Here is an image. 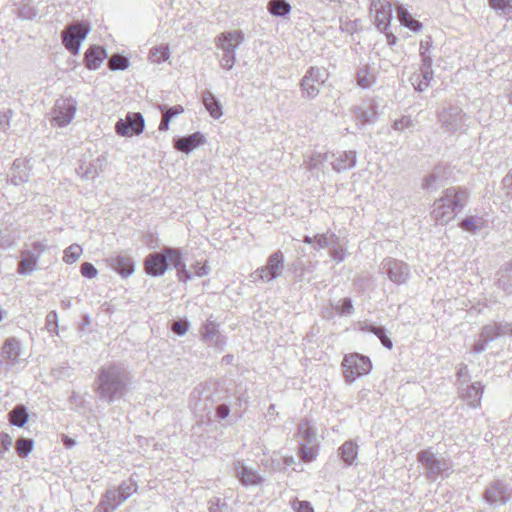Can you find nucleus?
Listing matches in <instances>:
<instances>
[{
	"mask_svg": "<svg viewBox=\"0 0 512 512\" xmlns=\"http://www.w3.org/2000/svg\"><path fill=\"white\" fill-rule=\"evenodd\" d=\"M133 376L122 362H108L100 366L93 381L97 399L111 405L130 392Z\"/></svg>",
	"mask_w": 512,
	"mask_h": 512,
	"instance_id": "nucleus-1",
	"label": "nucleus"
},
{
	"mask_svg": "<svg viewBox=\"0 0 512 512\" xmlns=\"http://www.w3.org/2000/svg\"><path fill=\"white\" fill-rule=\"evenodd\" d=\"M169 266L176 269L179 281L186 283L191 280V273L186 268L182 253L178 248L164 247L159 252L149 253L144 260L145 272L152 277L164 275Z\"/></svg>",
	"mask_w": 512,
	"mask_h": 512,
	"instance_id": "nucleus-2",
	"label": "nucleus"
},
{
	"mask_svg": "<svg viewBox=\"0 0 512 512\" xmlns=\"http://www.w3.org/2000/svg\"><path fill=\"white\" fill-rule=\"evenodd\" d=\"M468 200V193L460 187L447 188L440 199L433 205L432 217L436 224H448L457 211L464 207Z\"/></svg>",
	"mask_w": 512,
	"mask_h": 512,
	"instance_id": "nucleus-3",
	"label": "nucleus"
},
{
	"mask_svg": "<svg viewBox=\"0 0 512 512\" xmlns=\"http://www.w3.org/2000/svg\"><path fill=\"white\" fill-rule=\"evenodd\" d=\"M417 461L423 468V475L430 482L447 478L453 472L452 463L441 454L435 453L432 448L419 451Z\"/></svg>",
	"mask_w": 512,
	"mask_h": 512,
	"instance_id": "nucleus-4",
	"label": "nucleus"
},
{
	"mask_svg": "<svg viewBox=\"0 0 512 512\" xmlns=\"http://www.w3.org/2000/svg\"><path fill=\"white\" fill-rule=\"evenodd\" d=\"M244 41V34L240 30L221 33L216 39L217 47L222 51L220 65L222 68L231 70L236 62L235 52Z\"/></svg>",
	"mask_w": 512,
	"mask_h": 512,
	"instance_id": "nucleus-5",
	"label": "nucleus"
},
{
	"mask_svg": "<svg viewBox=\"0 0 512 512\" xmlns=\"http://www.w3.org/2000/svg\"><path fill=\"white\" fill-rule=\"evenodd\" d=\"M327 79L328 72L325 68L311 66L299 82L301 97L309 101L315 99Z\"/></svg>",
	"mask_w": 512,
	"mask_h": 512,
	"instance_id": "nucleus-6",
	"label": "nucleus"
},
{
	"mask_svg": "<svg viewBox=\"0 0 512 512\" xmlns=\"http://www.w3.org/2000/svg\"><path fill=\"white\" fill-rule=\"evenodd\" d=\"M341 367L345 382L351 384L371 371L372 362L368 356L351 353L344 356Z\"/></svg>",
	"mask_w": 512,
	"mask_h": 512,
	"instance_id": "nucleus-7",
	"label": "nucleus"
},
{
	"mask_svg": "<svg viewBox=\"0 0 512 512\" xmlns=\"http://www.w3.org/2000/svg\"><path fill=\"white\" fill-rule=\"evenodd\" d=\"M512 498V485L502 479H495L487 484L482 493V500L490 508L505 506Z\"/></svg>",
	"mask_w": 512,
	"mask_h": 512,
	"instance_id": "nucleus-8",
	"label": "nucleus"
},
{
	"mask_svg": "<svg viewBox=\"0 0 512 512\" xmlns=\"http://www.w3.org/2000/svg\"><path fill=\"white\" fill-rule=\"evenodd\" d=\"M303 242L314 244V247L317 246L318 248L329 247L330 255L335 261L339 263L345 260L346 254L344 245L341 243L340 238L334 233L327 231L326 233L316 234L313 237L305 235Z\"/></svg>",
	"mask_w": 512,
	"mask_h": 512,
	"instance_id": "nucleus-9",
	"label": "nucleus"
},
{
	"mask_svg": "<svg viewBox=\"0 0 512 512\" xmlns=\"http://www.w3.org/2000/svg\"><path fill=\"white\" fill-rule=\"evenodd\" d=\"M379 272L397 285L406 283L410 277L409 265L391 257L382 260L379 266Z\"/></svg>",
	"mask_w": 512,
	"mask_h": 512,
	"instance_id": "nucleus-10",
	"label": "nucleus"
},
{
	"mask_svg": "<svg viewBox=\"0 0 512 512\" xmlns=\"http://www.w3.org/2000/svg\"><path fill=\"white\" fill-rule=\"evenodd\" d=\"M90 31L88 24L74 22L62 32V42L65 48L72 54H77L83 41Z\"/></svg>",
	"mask_w": 512,
	"mask_h": 512,
	"instance_id": "nucleus-11",
	"label": "nucleus"
},
{
	"mask_svg": "<svg viewBox=\"0 0 512 512\" xmlns=\"http://www.w3.org/2000/svg\"><path fill=\"white\" fill-rule=\"evenodd\" d=\"M284 255L278 250L272 253L264 266L258 268L253 275L263 282H271L277 279L284 270Z\"/></svg>",
	"mask_w": 512,
	"mask_h": 512,
	"instance_id": "nucleus-12",
	"label": "nucleus"
},
{
	"mask_svg": "<svg viewBox=\"0 0 512 512\" xmlns=\"http://www.w3.org/2000/svg\"><path fill=\"white\" fill-rule=\"evenodd\" d=\"M77 101L72 97L59 98L53 109L52 123L59 126H67L74 118Z\"/></svg>",
	"mask_w": 512,
	"mask_h": 512,
	"instance_id": "nucleus-13",
	"label": "nucleus"
},
{
	"mask_svg": "<svg viewBox=\"0 0 512 512\" xmlns=\"http://www.w3.org/2000/svg\"><path fill=\"white\" fill-rule=\"evenodd\" d=\"M145 127L144 117L141 113H128L124 119H119L115 124V131L119 136L131 137L139 135Z\"/></svg>",
	"mask_w": 512,
	"mask_h": 512,
	"instance_id": "nucleus-14",
	"label": "nucleus"
},
{
	"mask_svg": "<svg viewBox=\"0 0 512 512\" xmlns=\"http://www.w3.org/2000/svg\"><path fill=\"white\" fill-rule=\"evenodd\" d=\"M232 472L235 478H237L244 487L259 486L264 482L263 476L240 460H236L232 463Z\"/></svg>",
	"mask_w": 512,
	"mask_h": 512,
	"instance_id": "nucleus-15",
	"label": "nucleus"
},
{
	"mask_svg": "<svg viewBox=\"0 0 512 512\" xmlns=\"http://www.w3.org/2000/svg\"><path fill=\"white\" fill-rule=\"evenodd\" d=\"M433 74L432 58L429 55H425V52H422V65L420 70L413 73L410 78L414 89L419 92L425 91L430 86Z\"/></svg>",
	"mask_w": 512,
	"mask_h": 512,
	"instance_id": "nucleus-16",
	"label": "nucleus"
},
{
	"mask_svg": "<svg viewBox=\"0 0 512 512\" xmlns=\"http://www.w3.org/2000/svg\"><path fill=\"white\" fill-rule=\"evenodd\" d=\"M370 9L375 11V23L379 31H386L392 19V5L386 0H370Z\"/></svg>",
	"mask_w": 512,
	"mask_h": 512,
	"instance_id": "nucleus-17",
	"label": "nucleus"
},
{
	"mask_svg": "<svg viewBox=\"0 0 512 512\" xmlns=\"http://www.w3.org/2000/svg\"><path fill=\"white\" fill-rule=\"evenodd\" d=\"M465 115L461 108L449 106L439 113V120L448 131H457L464 126Z\"/></svg>",
	"mask_w": 512,
	"mask_h": 512,
	"instance_id": "nucleus-18",
	"label": "nucleus"
},
{
	"mask_svg": "<svg viewBox=\"0 0 512 512\" xmlns=\"http://www.w3.org/2000/svg\"><path fill=\"white\" fill-rule=\"evenodd\" d=\"M107 158L104 155H100L90 162H82L77 168V173L84 179H95L106 167Z\"/></svg>",
	"mask_w": 512,
	"mask_h": 512,
	"instance_id": "nucleus-19",
	"label": "nucleus"
},
{
	"mask_svg": "<svg viewBox=\"0 0 512 512\" xmlns=\"http://www.w3.org/2000/svg\"><path fill=\"white\" fill-rule=\"evenodd\" d=\"M356 152L355 151H339L333 152V158L329 160L332 169L338 173L349 170L356 165Z\"/></svg>",
	"mask_w": 512,
	"mask_h": 512,
	"instance_id": "nucleus-20",
	"label": "nucleus"
},
{
	"mask_svg": "<svg viewBox=\"0 0 512 512\" xmlns=\"http://www.w3.org/2000/svg\"><path fill=\"white\" fill-rule=\"evenodd\" d=\"M125 502L120 500L119 493L113 487L106 489L102 494L94 512H115Z\"/></svg>",
	"mask_w": 512,
	"mask_h": 512,
	"instance_id": "nucleus-21",
	"label": "nucleus"
},
{
	"mask_svg": "<svg viewBox=\"0 0 512 512\" xmlns=\"http://www.w3.org/2000/svg\"><path fill=\"white\" fill-rule=\"evenodd\" d=\"M107 261L109 266L122 277L132 275L135 270L133 259L127 255L111 256Z\"/></svg>",
	"mask_w": 512,
	"mask_h": 512,
	"instance_id": "nucleus-22",
	"label": "nucleus"
},
{
	"mask_svg": "<svg viewBox=\"0 0 512 512\" xmlns=\"http://www.w3.org/2000/svg\"><path fill=\"white\" fill-rule=\"evenodd\" d=\"M205 142V137L200 132H195L188 136H183L174 139V147L183 153L189 154L195 148L199 147Z\"/></svg>",
	"mask_w": 512,
	"mask_h": 512,
	"instance_id": "nucleus-23",
	"label": "nucleus"
},
{
	"mask_svg": "<svg viewBox=\"0 0 512 512\" xmlns=\"http://www.w3.org/2000/svg\"><path fill=\"white\" fill-rule=\"evenodd\" d=\"M484 392V386L481 382H474L467 385L461 391V398L472 408H478L481 405V399Z\"/></svg>",
	"mask_w": 512,
	"mask_h": 512,
	"instance_id": "nucleus-24",
	"label": "nucleus"
},
{
	"mask_svg": "<svg viewBox=\"0 0 512 512\" xmlns=\"http://www.w3.org/2000/svg\"><path fill=\"white\" fill-rule=\"evenodd\" d=\"M21 352V343L15 337H9L5 340L1 357L9 362V364L14 365L18 362V358Z\"/></svg>",
	"mask_w": 512,
	"mask_h": 512,
	"instance_id": "nucleus-25",
	"label": "nucleus"
},
{
	"mask_svg": "<svg viewBox=\"0 0 512 512\" xmlns=\"http://www.w3.org/2000/svg\"><path fill=\"white\" fill-rule=\"evenodd\" d=\"M107 57L106 50L100 46H91L85 52V65L90 70L99 68L103 60Z\"/></svg>",
	"mask_w": 512,
	"mask_h": 512,
	"instance_id": "nucleus-26",
	"label": "nucleus"
},
{
	"mask_svg": "<svg viewBox=\"0 0 512 512\" xmlns=\"http://www.w3.org/2000/svg\"><path fill=\"white\" fill-rule=\"evenodd\" d=\"M38 255L31 250H23L21 252V260L19 261L17 272L21 275H28L32 273L38 263Z\"/></svg>",
	"mask_w": 512,
	"mask_h": 512,
	"instance_id": "nucleus-27",
	"label": "nucleus"
},
{
	"mask_svg": "<svg viewBox=\"0 0 512 512\" xmlns=\"http://www.w3.org/2000/svg\"><path fill=\"white\" fill-rule=\"evenodd\" d=\"M8 420L12 426L23 428L29 421L27 407L24 404H16L8 413Z\"/></svg>",
	"mask_w": 512,
	"mask_h": 512,
	"instance_id": "nucleus-28",
	"label": "nucleus"
},
{
	"mask_svg": "<svg viewBox=\"0 0 512 512\" xmlns=\"http://www.w3.org/2000/svg\"><path fill=\"white\" fill-rule=\"evenodd\" d=\"M333 158V152H314L307 161H305L306 169L312 173L324 171V163L329 162Z\"/></svg>",
	"mask_w": 512,
	"mask_h": 512,
	"instance_id": "nucleus-29",
	"label": "nucleus"
},
{
	"mask_svg": "<svg viewBox=\"0 0 512 512\" xmlns=\"http://www.w3.org/2000/svg\"><path fill=\"white\" fill-rule=\"evenodd\" d=\"M362 330L374 334L386 349L390 350L393 348V342L384 326L374 323H365L362 326Z\"/></svg>",
	"mask_w": 512,
	"mask_h": 512,
	"instance_id": "nucleus-30",
	"label": "nucleus"
},
{
	"mask_svg": "<svg viewBox=\"0 0 512 512\" xmlns=\"http://www.w3.org/2000/svg\"><path fill=\"white\" fill-rule=\"evenodd\" d=\"M340 459L346 466H351L358 456V445L352 440L345 441L338 449Z\"/></svg>",
	"mask_w": 512,
	"mask_h": 512,
	"instance_id": "nucleus-31",
	"label": "nucleus"
},
{
	"mask_svg": "<svg viewBox=\"0 0 512 512\" xmlns=\"http://www.w3.org/2000/svg\"><path fill=\"white\" fill-rule=\"evenodd\" d=\"M297 433L301 438L300 444H318L315 429L307 419L300 421Z\"/></svg>",
	"mask_w": 512,
	"mask_h": 512,
	"instance_id": "nucleus-32",
	"label": "nucleus"
},
{
	"mask_svg": "<svg viewBox=\"0 0 512 512\" xmlns=\"http://www.w3.org/2000/svg\"><path fill=\"white\" fill-rule=\"evenodd\" d=\"M159 109L162 113V119L159 124L160 131H166L169 129L170 121L184 112V108L181 105H175L172 107H166L165 105H160Z\"/></svg>",
	"mask_w": 512,
	"mask_h": 512,
	"instance_id": "nucleus-33",
	"label": "nucleus"
},
{
	"mask_svg": "<svg viewBox=\"0 0 512 512\" xmlns=\"http://www.w3.org/2000/svg\"><path fill=\"white\" fill-rule=\"evenodd\" d=\"M497 275L498 287L510 293L512 291V261L501 266Z\"/></svg>",
	"mask_w": 512,
	"mask_h": 512,
	"instance_id": "nucleus-34",
	"label": "nucleus"
},
{
	"mask_svg": "<svg viewBox=\"0 0 512 512\" xmlns=\"http://www.w3.org/2000/svg\"><path fill=\"white\" fill-rule=\"evenodd\" d=\"M202 102L211 117L219 119L222 116L223 112L220 102L210 91L206 90L202 93Z\"/></svg>",
	"mask_w": 512,
	"mask_h": 512,
	"instance_id": "nucleus-35",
	"label": "nucleus"
},
{
	"mask_svg": "<svg viewBox=\"0 0 512 512\" xmlns=\"http://www.w3.org/2000/svg\"><path fill=\"white\" fill-rule=\"evenodd\" d=\"M29 178V171L26 168V161L16 159L13 162L11 182L15 185H19L26 182Z\"/></svg>",
	"mask_w": 512,
	"mask_h": 512,
	"instance_id": "nucleus-36",
	"label": "nucleus"
},
{
	"mask_svg": "<svg viewBox=\"0 0 512 512\" xmlns=\"http://www.w3.org/2000/svg\"><path fill=\"white\" fill-rule=\"evenodd\" d=\"M119 493L120 500L126 501L138 490V484L132 478L122 481L117 487H113Z\"/></svg>",
	"mask_w": 512,
	"mask_h": 512,
	"instance_id": "nucleus-37",
	"label": "nucleus"
},
{
	"mask_svg": "<svg viewBox=\"0 0 512 512\" xmlns=\"http://www.w3.org/2000/svg\"><path fill=\"white\" fill-rule=\"evenodd\" d=\"M267 9L273 16L285 17L290 13L291 6L286 0H270Z\"/></svg>",
	"mask_w": 512,
	"mask_h": 512,
	"instance_id": "nucleus-38",
	"label": "nucleus"
},
{
	"mask_svg": "<svg viewBox=\"0 0 512 512\" xmlns=\"http://www.w3.org/2000/svg\"><path fill=\"white\" fill-rule=\"evenodd\" d=\"M398 19L401 25L412 31L417 32L422 28V24L418 20H415L403 6L398 7Z\"/></svg>",
	"mask_w": 512,
	"mask_h": 512,
	"instance_id": "nucleus-39",
	"label": "nucleus"
},
{
	"mask_svg": "<svg viewBox=\"0 0 512 512\" xmlns=\"http://www.w3.org/2000/svg\"><path fill=\"white\" fill-rule=\"evenodd\" d=\"M356 118L360 120L363 124L373 123L376 120V107L372 104L367 107H357L355 109Z\"/></svg>",
	"mask_w": 512,
	"mask_h": 512,
	"instance_id": "nucleus-40",
	"label": "nucleus"
},
{
	"mask_svg": "<svg viewBox=\"0 0 512 512\" xmlns=\"http://www.w3.org/2000/svg\"><path fill=\"white\" fill-rule=\"evenodd\" d=\"M299 457L304 462H312L318 455V444H299Z\"/></svg>",
	"mask_w": 512,
	"mask_h": 512,
	"instance_id": "nucleus-41",
	"label": "nucleus"
},
{
	"mask_svg": "<svg viewBox=\"0 0 512 512\" xmlns=\"http://www.w3.org/2000/svg\"><path fill=\"white\" fill-rule=\"evenodd\" d=\"M488 2L497 13L512 18V0H488Z\"/></svg>",
	"mask_w": 512,
	"mask_h": 512,
	"instance_id": "nucleus-42",
	"label": "nucleus"
},
{
	"mask_svg": "<svg viewBox=\"0 0 512 512\" xmlns=\"http://www.w3.org/2000/svg\"><path fill=\"white\" fill-rule=\"evenodd\" d=\"M34 440L31 438L20 437L15 443L16 453L22 457H27L33 450Z\"/></svg>",
	"mask_w": 512,
	"mask_h": 512,
	"instance_id": "nucleus-43",
	"label": "nucleus"
},
{
	"mask_svg": "<svg viewBox=\"0 0 512 512\" xmlns=\"http://www.w3.org/2000/svg\"><path fill=\"white\" fill-rule=\"evenodd\" d=\"M375 82V76L369 71L368 66H364L360 68L357 72V84L363 88L367 89L371 87Z\"/></svg>",
	"mask_w": 512,
	"mask_h": 512,
	"instance_id": "nucleus-44",
	"label": "nucleus"
},
{
	"mask_svg": "<svg viewBox=\"0 0 512 512\" xmlns=\"http://www.w3.org/2000/svg\"><path fill=\"white\" fill-rule=\"evenodd\" d=\"M218 330L217 325L213 321H206L203 324L201 335L202 340L206 343H211L214 340V337L217 336Z\"/></svg>",
	"mask_w": 512,
	"mask_h": 512,
	"instance_id": "nucleus-45",
	"label": "nucleus"
},
{
	"mask_svg": "<svg viewBox=\"0 0 512 512\" xmlns=\"http://www.w3.org/2000/svg\"><path fill=\"white\" fill-rule=\"evenodd\" d=\"M169 49L166 46H157L151 49L149 59L153 63H161L169 58Z\"/></svg>",
	"mask_w": 512,
	"mask_h": 512,
	"instance_id": "nucleus-46",
	"label": "nucleus"
},
{
	"mask_svg": "<svg viewBox=\"0 0 512 512\" xmlns=\"http://www.w3.org/2000/svg\"><path fill=\"white\" fill-rule=\"evenodd\" d=\"M336 313L340 316L350 315L353 311V302L349 297L340 299L334 306Z\"/></svg>",
	"mask_w": 512,
	"mask_h": 512,
	"instance_id": "nucleus-47",
	"label": "nucleus"
},
{
	"mask_svg": "<svg viewBox=\"0 0 512 512\" xmlns=\"http://www.w3.org/2000/svg\"><path fill=\"white\" fill-rule=\"evenodd\" d=\"M110 70H125L129 66V60L125 56L114 54L108 61Z\"/></svg>",
	"mask_w": 512,
	"mask_h": 512,
	"instance_id": "nucleus-48",
	"label": "nucleus"
},
{
	"mask_svg": "<svg viewBox=\"0 0 512 512\" xmlns=\"http://www.w3.org/2000/svg\"><path fill=\"white\" fill-rule=\"evenodd\" d=\"M209 512H230L228 503L219 497H213L208 501Z\"/></svg>",
	"mask_w": 512,
	"mask_h": 512,
	"instance_id": "nucleus-49",
	"label": "nucleus"
},
{
	"mask_svg": "<svg viewBox=\"0 0 512 512\" xmlns=\"http://www.w3.org/2000/svg\"><path fill=\"white\" fill-rule=\"evenodd\" d=\"M82 254V248L78 244H72L64 251L63 260L68 264L74 263Z\"/></svg>",
	"mask_w": 512,
	"mask_h": 512,
	"instance_id": "nucleus-50",
	"label": "nucleus"
},
{
	"mask_svg": "<svg viewBox=\"0 0 512 512\" xmlns=\"http://www.w3.org/2000/svg\"><path fill=\"white\" fill-rule=\"evenodd\" d=\"M479 336H481L487 343L499 338L495 323L493 322L491 324L484 325L480 330Z\"/></svg>",
	"mask_w": 512,
	"mask_h": 512,
	"instance_id": "nucleus-51",
	"label": "nucleus"
},
{
	"mask_svg": "<svg viewBox=\"0 0 512 512\" xmlns=\"http://www.w3.org/2000/svg\"><path fill=\"white\" fill-rule=\"evenodd\" d=\"M190 323L187 319L175 320L171 324V331L177 336H183L189 330Z\"/></svg>",
	"mask_w": 512,
	"mask_h": 512,
	"instance_id": "nucleus-52",
	"label": "nucleus"
},
{
	"mask_svg": "<svg viewBox=\"0 0 512 512\" xmlns=\"http://www.w3.org/2000/svg\"><path fill=\"white\" fill-rule=\"evenodd\" d=\"M45 326L50 333L58 334V315L56 311L48 312L45 319Z\"/></svg>",
	"mask_w": 512,
	"mask_h": 512,
	"instance_id": "nucleus-53",
	"label": "nucleus"
},
{
	"mask_svg": "<svg viewBox=\"0 0 512 512\" xmlns=\"http://www.w3.org/2000/svg\"><path fill=\"white\" fill-rule=\"evenodd\" d=\"M291 507L294 512H314L312 504L307 500L294 499Z\"/></svg>",
	"mask_w": 512,
	"mask_h": 512,
	"instance_id": "nucleus-54",
	"label": "nucleus"
},
{
	"mask_svg": "<svg viewBox=\"0 0 512 512\" xmlns=\"http://www.w3.org/2000/svg\"><path fill=\"white\" fill-rule=\"evenodd\" d=\"M413 126L414 123L410 116H402L400 119L395 120L392 125L395 131H404Z\"/></svg>",
	"mask_w": 512,
	"mask_h": 512,
	"instance_id": "nucleus-55",
	"label": "nucleus"
},
{
	"mask_svg": "<svg viewBox=\"0 0 512 512\" xmlns=\"http://www.w3.org/2000/svg\"><path fill=\"white\" fill-rule=\"evenodd\" d=\"M12 446V437L5 432H0V459L9 451Z\"/></svg>",
	"mask_w": 512,
	"mask_h": 512,
	"instance_id": "nucleus-56",
	"label": "nucleus"
},
{
	"mask_svg": "<svg viewBox=\"0 0 512 512\" xmlns=\"http://www.w3.org/2000/svg\"><path fill=\"white\" fill-rule=\"evenodd\" d=\"M191 273V277L193 275L198 277H203L209 274L210 267L207 265V263L200 264L199 262L191 265V270H189Z\"/></svg>",
	"mask_w": 512,
	"mask_h": 512,
	"instance_id": "nucleus-57",
	"label": "nucleus"
},
{
	"mask_svg": "<svg viewBox=\"0 0 512 512\" xmlns=\"http://www.w3.org/2000/svg\"><path fill=\"white\" fill-rule=\"evenodd\" d=\"M81 275L85 278L91 279L97 275L96 267L90 262H84L80 267Z\"/></svg>",
	"mask_w": 512,
	"mask_h": 512,
	"instance_id": "nucleus-58",
	"label": "nucleus"
},
{
	"mask_svg": "<svg viewBox=\"0 0 512 512\" xmlns=\"http://www.w3.org/2000/svg\"><path fill=\"white\" fill-rule=\"evenodd\" d=\"M13 114L11 109L0 112V131H7L9 129Z\"/></svg>",
	"mask_w": 512,
	"mask_h": 512,
	"instance_id": "nucleus-59",
	"label": "nucleus"
},
{
	"mask_svg": "<svg viewBox=\"0 0 512 512\" xmlns=\"http://www.w3.org/2000/svg\"><path fill=\"white\" fill-rule=\"evenodd\" d=\"M497 330V334L499 337L504 335L512 336V324L508 322H494Z\"/></svg>",
	"mask_w": 512,
	"mask_h": 512,
	"instance_id": "nucleus-60",
	"label": "nucleus"
},
{
	"mask_svg": "<svg viewBox=\"0 0 512 512\" xmlns=\"http://www.w3.org/2000/svg\"><path fill=\"white\" fill-rule=\"evenodd\" d=\"M230 407L229 405L223 403L216 407L215 415L219 420H224L230 415Z\"/></svg>",
	"mask_w": 512,
	"mask_h": 512,
	"instance_id": "nucleus-61",
	"label": "nucleus"
},
{
	"mask_svg": "<svg viewBox=\"0 0 512 512\" xmlns=\"http://www.w3.org/2000/svg\"><path fill=\"white\" fill-rule=\"evenodd\" d=\"M438 180H439V177L435 173H432L425 178L423 187L427 190L436 189L437 188L436 184H437Z\"/></svg>",
	"mask_w": 512,
	"mask_h": 512,
	"instance_id": "nucleus-62",
	"label": "nucleus"
},
{
	"mask_svg": "<svg viewBox=\"0 0 512 512\" xmlns=\"http://www.w3.org/2000/svg\"><path fill=\"white\" fill-rule=\"evenodd\" d=\"M487 345L488 343L481 336H479V339L476 340L472 346V351L475 354H480L486 350Z\"/></svg>",
	"mask_w": 512,
	"mask_h": 512,
	"instance_id": "nucleus-63",
	"label": "nucleus"
},
{
	"mask_svg": "<svg viewBox=\"0 0 512 512\" xmlns=\"http://www.w3.org/2000/svg\"><path fill=\"white\" fill-rule=\"evenodd\" d=\"M503 186L506 189L507 195L512 197V170L503 178Z\"/></svg>",
	"mask_w": 512,
	"mask_h": 512,
	"instance_id": "nucleus-64",
	"label": "nucleus"
}]
</instances>
